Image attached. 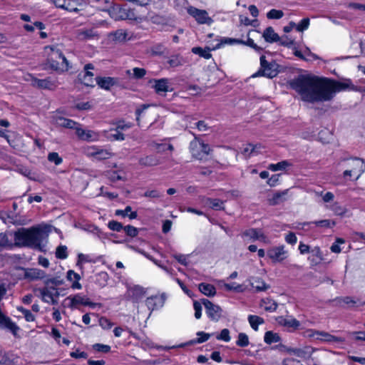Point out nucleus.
<instances>
[{
    "label": "nucleus",
    "instance_id": "obj_15",
    "mask_svg": "<svg viewBox=\"0 0 365 365\" xmlns=\"http://www.w3.org/2000/svg\"><path fill=\"white\" fill-rule=\"evenodd\" d=\"M88 154L98 160L108 159L111 156V153L108 150L96 147L89 148L88 150Z\"/></svg>",
    "mask_w": 365,
    "mask_h": 365
},
{
    "label": "nucleus",
    "instance_id": "obj_47",
    "mask_svg": "<svg viewBox=\"0 0 365 365\" xmlns=\"http://www.w3.org/2000/svg\"><path fill=\"white\" fill-rule=\"evenodd\" d=\"M335 301L337 302L338 304L344 303L348 304L350 307H354L356 304V301H355L350 297L336 298Z\"/></svg>",
    "mask_w": 365,
    "mask_h": 365
},
{
    "label": "nucleus",
    "instance_id": "obj_16",
    "mask_svg": "<svg viewBox=\"0 0 365 365\" xmlns=\"http://www.w3.org/2000/svg\"><path fill=\"white\" fill-rule=\"evenodd\" d=\"M139 164L144 167L157 166L161 163L160 158L155 154L142 157L138 160Z\"/></svg>",
    "mask_w": 365,
    "mask_h": 365
},
{
    "label": "nucleus",
    "instance_id": "obj_64",
    "mask_svg": "<svg viewBox=\"0 0 365 365\" xmlns=\"http://www.w3.org/2000/svg\"><path fill=\"white\" fill-rule=\"evenodd\" d=\"M173 257L181 264L186 266L187 264V256L182 254L173 255Z\"/></svg>",
    "mask_w": 365,
    "mask_h": 365
},
{
    "label": "nucleus",
    "instance_id": "obj_57",
    "mask_svg": "<svg viewBox=\"0 0 365 365\" xmlns=\"http://www.w3.org/2000/svg\"><path fill=\"white\" fill-rule=\"evenodd\" d=\"M241 44L250 46V47L252 48L253 49H255L257 52H260V51H262V48L261 47L258 46L254 42V41L252 38H248L247 41H243L242 40V42L241 43Z\"/></svg>",
    "mask_w": 365,
    "mask_h": 365
},
{
    "label": "nucleus",
    "instance_id": "obj_42",
    "mask_svg": "<svg viewBox=\"0 0 365 365\" xmlns=\"http://www.w3.org/2000/svg\"><path fill=\"white\" fill-rule=\"evenodd\" d=\"M284 13L282 10L272 9L267 14V17L269 19H279L282 18Z\"/></svg>",
    "mask_w": 365,
    "mask_h": 365
},
{
    "label": "nucleus",
    "instance_id": "obj_30",
    "mask_svg": "<svg viewBox=\"0 0 365 365\" xmlns=\"http://www.w3.org/2000/svg\"><path fill=\"white\" fill-rule=\"evenodd\" d=\"M211 48L210 47H205L202 48L201 47H193L192 52L195 54L200 56L205 59H209L212 57L210 53Z\"/></svg>",
    "mask_w": 365,
    "mask_h": 365
},
{
    "label": "nucleus",
    "instance_id": "obj_28",
    "mask_svg": "<svg viewBox=\"0 0 365 365\" xmlns=\"http://www.w3.org/2000/svg\"><path fill=\"white\" fill-rule=\"evenodd\" d=\"M76 133L81 140H92L95 135V133L91 130H86L79 128H76Z\"/></svg>",
    "mask_w": 365,
    "mask_h": 365
},
{
    "label": "nucleus",
    "instance_id": "obj_27",
    "mask_svg": "<svg viewBox=\"0 0 365 365\" xmlns=\"http://www.w3.org/2000/svg\"><path fill=\"white\" fill-rule=\"evenodd\" d=\"M195 139L190 143V150L194 157L196 158H201L200 148H201V142L197 140V136L192 133Z\"/></svg>",
    "mask_w": 365,
    "mask_h": 365
},
{
    "label": "nucleus",
    "instance_id": "obj_45",
    "mask_svg": "<svg viewBox=\"0 0 365 365\" xmlns=\"http://www.w3.org/2000/svg\"><path fill=\"white\" fill-rule=\"evenodd\" d=\"M225 288L227 291H235L236 292H242L245 289L242 284H236V283L225 284Z\"/></svg>",
    "mask_w": 365,
    "mask_h": 365
},
{
    "label": "nucleus",
    "instance_id": "obj_58",
    "mask_svg": "<svg viewBox=\"0 0 365 365\" xmlns=\"http://www.w3.org/2000/svg\"><path fill=\"white\" fill-rule=\"evenodd\" d=\"M99 325L104 329H109L113 327V323L105 317L99 319Z\"/></svg>",
    "mask_w": 365,
    "mask_h": 365
},
{
    "label": "nucleus",
    "instance_id": "obj_39",
    "mask_svg": "<svg viewBox=\"0 0 365 365\" xmlns=\"http://www.w3.org/2000/svg\"><path fill=\"white\" fill-rule=\"evenodd\" d=\"M262 303L264 304V310L268 312H274L277 308V304L275 301L270 299H265L262 300Z\"/></svg>",
    "mask_w": 365,
    "mask_h": 365
},
{
    "label": "nucleus",
    "instance_id": "obj_26",
    "mask_svg": "<svg viewBox=\"0 0 365 365\" xmlns=\"http://www.w3.org/2000/svg\"><path fill=\"white\" fill-rule=\"evenodd\" d=\"M289 190H284L275 192L272 197L269 200L271 205H278L285 200V196L287 195Z\"/></svg>",
    "mask_w": 365,
    "mask_h": 365
},
{
    "label": "nucleus",
    "instance_id": "obj_10",
    "mask_svg": "<svg viewBox=\"0 0 365 365\" xmlns=\"http://www.w3.org/2000/svg\"><path fill=\"white\" fill-rule=\"evenodd\" d=\"M32 84L38 88L48 90H53L58 86L57 81L51 77H48L44 79L34 78L32 80Z\"/></svg>",
    "mask_w": 365,
    "mask_h": 365
},
{
    "label": "nucleus",
    "instance_id": "obj_37",
    "mask_svg": "<svg viewBox=\"0 0 365 365\" xmlns=\"http://www.w3.org/2000/svg\"><path fill=\"white\" fill-rule=\"evenodd\" d=\"M206 203L210 206V207L215 210H220L224 209L223 201L219 199L207 198Z\"/></svg>",
    "mask_w": 365,
    "mask_h": 365
},
{
    "label": "nucleus",
    "instance_id": "obj_53",
    "mask_svg": "<svg viewBox=\"0 0 365 365\" xmlns=\"http://www.w3.org/2000/svg\"><path fill=\"white\" fill-rule=\"evenodd\" d=\"M93 349L98 352L108 353L110 350V346L102 344H95L93 345Z\"/></svg>",
    "mask_w": 365,
    "mask_h": 365
},
{
    "label": "nucleus",
    "instance_id": "obj_38",
    "mask_svg": "<svg viewBox=\"0 0 365 365\" xmlns=\"http://www.w3.org/2000/svg\"><path fill=\"white\" fill-rule=\"evenodd\" d=\"M168 63L171 67H177L182 66L185 63V61L182 56L175 55L172 56L168 60Z\"/></svg>",
    "mask_w": 365,
    "mask_h": 365
},
{
    "label": "nucleus",
    "instance_id": "obj_60",
    "mask_svg": "<svg viewBox=\"0 0 365 365\" xmlns=\"http://www.w3.org/2000/svg\"><path fill=\"white\" fill-rule=\"evenodd\" d=\"M133 77L136 79L143 78L146 74V70L141 68H134L133 69Z\"/></svg>",
    "mask_w": 365,
    "mask_h": 365
},
{
    "label": "nucleus",
    "instance_id": "obj_9",
    "mask_svg": "<svg viewBox=\"0 0 365 365\" xmlns=\"http://www.w3.org/2000/svg\"><path fill=\"white\" fill-rule=\"evenodd\" d=\"M312 336L316 339L329 343L339 344L344 341V338L331 335V334L323 331H314Z\"/></svg>",
    "mask_w": 365,
    "mask_h": 365
},
{
    "label": "nucleus",
    "instance_id": "obj_24",
    "mask_svg": "<svg viewBox=\"0 0 365 365\" xmlns=\"http://www.w3.org/2000/svg\"><path fill=\"white\" fill-rule=\"evenodd\" d=\"M66 277L68 281L73 282L71 284L72 289H81L82 288L81 284L78 282L81 277L78 273H76L73 270H68Z\"/></svg>",
    "mask_w": 365,
    "mask_h": 365
},
{
    "label": "nucleus",
    "instance_id": "obj_35",
    "mask_svg": "<svg viewBox=\"0 0 365 365\" xmlns=\"http://www.w3.org/2000/svg\"><path fill=\"white\" fill-rule=\"evenodd\" d=\"M248 322L251 327L255 331L258 329V326L259 324H262L264 322L262 317L257 315H249Z\"/></svg>",
    "mask_w": 365,
    "mask_h": 365
},
{
    "label": "nucleus",
    "instance_id": "obj_7",
    "mask_svg": "<svg viewBox=\"0 0 365 365\" xmlns=\"http://www.w3.org/2000/svg\"><path fill=\"white\" fill-rule=\"evenodd\" d=\"M347 159L344 158L341 161H346ZM346 167L351 169L354 175H356V180H358L365 170V163L362 159L359 158L348 160Z\"/></svg>",
    "mask_w": 365,
    "mask_h": 365
},
{
    "label": "nucleus",
    "instance_id": "obj_33",
    "mask_svg": "<svg viewBox=\"0 0 365 365\" xmlns=\"http://www.w3.org/2000/svg\"><path fill=\"white\" fill-rule=\"evenodd\" d=\"M109 276L107 272H101L96 276V283L101 287H104L107 285Z\"/></svg>",
    "mask_w": 365,
    "mask_h": 365
},
{
    "label": "nucleus",
    "instance_id": "obj_63",
    "mask_svg": "<svg viewBox=\"0 0 365 365\" xmlns=\"http://www.w3.org/2000/svg\"><path fill=\"white\" fill-rule=\"evenodd\" d=\"M61 59H62V63L61 64V73H64L67 71H68V69L71 68V66H69V62L67 60V58L64 56V55L63 54V56H61L60 58Z\"/></svg>",
    "mask_w": 365,
    "mask_h": 365
},
{
    "label": "nucleus",
    "instance_id": "obj_21",
    "mask_svg": "<svg viewBox=\"0 0 365 365\" xmlns=\"http://www.w3.org/2000/svg\"><path fill=\"white\" fill-rule=\"evenodd\" d=\"M278 323L287 328H292L294 329H297L300 326V323L298 320L294 318H284L283 317H280L277 319Z\"/></svg>",
    "mask_w": 365,
    "mask_h": 365
},
{
    "label": "nucleus",
    "instance_id": "obj_12",
    "mask_svg": "<svg viewBox=\"0 0 365 365\" xmlns=\"http://www.w3.org/2000/svg\"><path fill=\"white\" fill-rule=\"evenodd\" d=\"M267 256L274 262H279L287 258V252L284 246L274 247L267 250Z\"/></svg>",
    "mask_w": 365,
    "mask_h": 365
},
{
    "label": "nucleus",
    "instance_id": "obj_49",
    "mask_svg": "<svg viewBox=\"0 0 365 365\" xmlns=\"http://www.w3.org/2000/svg\"><path fill=\"white\" fill-rule=\"evenodd\" d=\"M48 160L50 162L54 163L56 165H60L63 161L62 158L58 155V154L55 152L48 153Z\"/></svg>",
    "mask_w": 365,
    "mask_h": 365
},
{
    "label": "nucleus",
    "instance_id": "obj_50",
    "mask_svg": "<svg viewBox=\"0 0 365 365\" xmlns=\"http://www.w3.org/2000/svg\"><path fill=\"white\" fill-rule=\"evenodd\" d=\"M108 227L110 230H111L113 231H116V232L121 231L122 230H123V227H124L123 226L122 223L115 221V220L110 221L108 222Z\"/></svg>",
    "mask_w": 365,
    "mask_h": 365
},
{
    "label": "nucleus",
    "instance_id": "obj_5",
    "mask_svg": "<svg viewBox=\"0 0 365 365\" xmlns=\"http://www.w3.org/2000/svg\"><path fill=\"white\" fill-rule=\"evenodd\" d=\"M48 48L51 50V53L48 54V57L46 60V68L52 69L58 73H61L60 70L61 65L58 63L56 59L61 58V56H63V53L60 49L55 46H49Z\"/></svg>",
    "mask_w": 365,
    "mask_h": 365
},
{
    "label": "nucleus",
    "instance_id": "obj_3",
    "mask_svg": "<svg viewBox=\"0 0 365 365\" xmlns=\"http://www.w3.org/2000/svg\"><path fill=\"white\" fill-rule=\"evenodd\" d=\"M278 64L274 62H268L264 55L260 56V69L252 75V77L265 76L269 78L278 74Z\"/></svg>",
    "mask_w": 365,
    "mask_h": 365
},
{
    "label": "nucleus",
    "instance_id": "obj_48",
    "mask_svg": "<svg viewBox=\"0 0 365 365\" xmlns=\"http://www.w3.org/2000/svg\"><path fill=\"white\" fill-rule=\"evenodd\" d=\"M123 230L128 236L131 237H134L138 234V230L132 225L125 226Z\"/></svg>",
    "mask_w": 365,
    "mask_h": 365
},
{
    "label": "nucleus",
    "instance_id": "obj_6",
    "mask_svg": "<svg viewBox=\"0 0 365 365\" xmlns=\"http://www.w3.org/2000/svg\"><path fill=\"white\" fill-rule=\"evenodd\" d=\"M202 303L204 305L206 314L208 317L215 322H217L222 317V309L217 304H215L207 299H202Z\"/></svg>",
    "mask_w": 365,
    "mask_h": 365
},
{
    "label": "nucleus",
    "instance_id": "obj_4",
    "mask_svg": "<svg viewBox=\"0 0 365 365\" xmlns=\"http://www.w3.org/2000/svg\"><path fill=\"white\" fill-rule=\"evenodd\" d=\"M40 297L46 303L56 305L58 304L59 292L58 289L54 287H45L38 289Z\"/></svg>",
    "mask_w": 365,
    "mask_h": 365
},
{
    "label": "nucleus",
    "instance_id": "obj_54",
    "mask_svg": "<svg viewBox=\"0 0 365 365\" xmlns=\"http://www.w3.org/2000/svg\"><path fill=\"white\" fill-rule=\"evenodd\" d=\"M257 145L248 144L242 151V153L246 157H250L252 154L255 153Z\"/></svg>",
    "mask_w": 365,
    "mask_h": 365
},
{
    "label": "nucleus",
    "instance_id": "obj_2",
    "mask_svg": "<svg viewBox=\"0 0 365 365\" xmlns=\"http://www.w3.org/2000/svg\"><path fill=\"white\" fill-rule=\"evenodd\" d=\"M43 231L38 227L21 228L14 233L15 243L19 246L29 247L42 250Z\"/></svg>",
    "mask_w": 365,
    "mask_h": 365
},
{
    "label": "nucleus",
    "instance_id": "obj_34",
    "mask_svg": "<svg viewBox=\"0 0 365 365\" xmlns=\"http://www.w3.org/2000/svg\"><path fill=\"white\" fill-rule=\"evenodd\" d=\"M264 340L267 344H271L272 343L279 342L281 338L278 334L268 331L264 334Z\"/></svg>",
    "mask_w": 365,
    "mask_h": 365
},
{
    "label": "nucleus",
    "instance_id": "obj_59",
    "mask_svg": "<svg viewBox=\"0 0 365 365\" xmlns=\"http://www.w3.org/2000/svg\"><path fill=\"white\" fill-rule=\"evenodd\" d=\"M202 302L195 301L193 303V308L195 309V317L196 319H200L202 316Z\"/></svg>",
    "mask_w": 365,
    "mask_h": 365
},
{
    "label": "nucleus",
    "instance_id": "obj_13",
    "mask_svg": "<svg viewBox=\"0 0 365 365\" xmlns=\"http://www.w3.org/2000/svg\"><path fill=\"white\" fill-rule=\"evenodd\" d=\"M94 69L92 63H87L84 66V73L78 75L79 79L86 86H94L93 85V73L90 71Z\"/></svg>",
    "mask_w": 365,
    "mask_h": 365
},
{
    "label": "nucleus",
    "instance_id": "obj_32",
    "mask_svg": "<svg viewBox=\"0 0 365 365\" xmlns=\"http://www.w3.org/2000/svg\"><path fill=\"white\" fill-rule=\"evenodd\" d=\"M113 38L115 41L122 42L125 41L127 38H130L129 33L125 29H118L112 34Z\"/></svg>",
    "mask_w": 365,
    "mask_h": 365
},
{
    "label": "nucleus",
    "instance_id": "obj_31",
    "mask_svg": "<svg viewBox=\"0 0 365 365\" xmlns=\"http://www.w3.org/2000/svg\"><path fill=\"white\" fill-rule=\"evenodd\" d=\"M96 36V34L93 29L78 30L77 34V38L81 41L93 38Z\"/></svg>",
    "mask_w": 365,
    "mask_h": 365
},
{
    "label": "nucleus",
    "instance_id": "obj_19",
    "mask_svg": "<svg viewBox=\"0 0 365 365\" xmlns=\"http://www.w3.org/2000/svg\"><path fill=\"white\" fill-rule=\"evenodd\" d=\"M96 81L99 87L105 90H110L116 83L115 79L111 77H96Z\"/></svg>",
    "mask_w": 365,
    "mask_h": 365
},
{
    "label": "nucleus",
    "instance_id": "obj_25",
    "mask_svg": "<svg viewBox=\"0 0 365 365\" xmlns=\"http://www.w3.org/2000/svg\"><path fill=\"white\" fill-rule=\"evenodd\" d=\"M56 123L61 127L75 129L79 125L76 122L73 120L66 118L63 117H56Z\"/></svg>",
    "mask_w": 365,
    "mask_h": 365
},
{
    "label": "nucleus",
    "instance_id": "obj_46",
    "mask_svg": "<svg viewBox=\"0 0 365 365\" xmlns=\"http://www.w3.org/2000/svg\"><path fill=\"white\" fill-rule=\"evenodd\" d=\"M349 337L355 341H365V331L349 332Z\"/></svg>",
    "mask_w": 365,
    "mask_h": 365
},
{
    "label": "nucleus",
    "instance_id": "obj_51",
    "mask_svg": "<svg viewBox=\"0 0 365 365\" xmlns=\"http://www.w3.org/2000/svg\"><path fill=\"white\" fill-rule=\"evenodd\" d=\"M344 242L345 241L344 239L336 238V242L333 243L330 247L331 251L334 253H339L341 251L339 244H344Z\"/></svg>",
    "mask_w": 365,
    "mask_h": 365
},
{
    "label": "nucleus",
    "instance_id": "obj_23",
    "mask_svg": "<svg viewBox=\"0 0 365 365\" xmlns=\"http://www.w3.org/2000/svg\"><path fill=\"white\" fill-rule=\"evenodd\" d=\"M154 88L157 93H161L162 92H168L170 91L169 89V80L168 78H160L155 80Z\"/></svg>",
    "mask_w": 365,
    "mask_h": 365
},
{
    "label": "nucleus",
    "instance_id": "obj_22",
    "mask_svg": "<svg viewBox=\"0 0 365 365\" xmlns=\"http://www.w3.org/2000/svg\"><path fill=\"white\" fill-rule=\"evenodd\" d=\"M262 36L264 38V40L268 43L277 42L280 39L279 35L274 32L272 26L267 27L264 31Z\"/></svg>",
    "mask_w": 365,
    "mask_h": 365
},
{
    "label": "nucleus",
    "instance_id": "obj_40",
    "mask_svg": "<svg viewBox=\"0 0 365 365\" xmlns=\"http://www.w3.org/2000/svg\"><path fill=\"white\" fill-rule=\"evenodd\" d=\"M249 338L245 333H240L238 334V339L236 341V344L240 347H245L249 345Z\"/></svg>",
    "mask_w": 365,
    "mask_h": 365
},
{
    "label": "nucleus",
    "instance_id": "obj_52",
    "mask_svg": "<svg viewBox=\"0 0 365 365\" xmlns=\"http://www.w3.org/2000/svg\"><path fill=\"white\" fill-rule=\"evenodd\" d=\"M309 25V18H304L301 20V21L296 25L297 30L298 31H303L308 29Z\"/></svg>",
    "mask_w": 365,
    "mask_h": 365
},
{
    "label": "nucleus",
    "instance_id": "obj_17",
    "mask_svg": "<svg viewBox=\"0 0 365 365\" xmlns=\"http://www.w3.org/2000/svg\"><path fill=\"white\" fill-rule=\"evenodd\" d=\"M242 235L247 237L252 240H260L264 242H266L267 239L261 230L255 228L246 230L243 232Z\"/></svg>",
    "mask_w": 365,
    "mask_h": 365
},
{
    "label": "nucleus",
    "instance_id": "obj_20",
    "mask_svg": "<svg viewBox=\"0 0 365 365\" xmlns=\"http://www.w3.org/2000/svg\"><path fill=\"white\" fill-rule=\"evenodd\" d=\"M250 285L258 292H264L270 287L269 284H267L265 282L259 277H252L250 279Z\"/></svg>",
    "mask_w": 365,
    "mask_h": 365
},
{
    "label": "nucleus",
    "instance_id": "obj_36",
    "mask_svg": "<svg viewBox=\"0 0 365 365\" xmlns=\"http://www.w3.org/2000/svg\"><path fill=\"white\" fill-rule=\"evenodd\" d=\"M290 165L291 163H289L287 160H282L276 164H269L268 166V169L273 172H275L277 170H284Z\"/></svg>",
    "mask_w": 365,
    "mask_h": 365
},
{
    "label": "nucleus",
    "instance_id": "obj_1",
    "mask_svg": "<svg viewBox=\"0 0 365 365\" xmlns=\"http://www.w3.org/2000/svg\"><path fill=\"white\" fill-rule=\"evenodd\" d=\"M290 88L294 90L303 101L308 103L325 102L331 101L336 93L351 90L364 95V86H356L350 79L337 81L327 78H320L312 75H299L289 81Z\"/></svg>",
    "mask_w": 365,
    "mask_h": 365
},
{
    "label": "nucleus",
    "instance_id": "obj_43",
    "mask_svg": "<svg viewBox=\"0 0 365 365\" xmlns=\"http://www.w3.org/2000/svg\"><path fill=\"white\" fill-rule=\"evenodd\" d=\"M56 257L58 259H64L68 257L67 247L65 245H60L56 248Z\"/></svg>",
    "mask_w": 365,
    "mask_h": 365
},
{
    "label": "nucleus",
    "instance_id": "obj_14",
    "mask_svg": "<svg viewBox=\"0 0 365 365\" xmlns=\"http://www.w3.org/2000/svg\"><path fill=\"white\" fill-rule=\"evenodd\" d=\"M165 301V296L163 294L161 296H151L148 297L145 301V304L148 309L154 310L162 307L164 305Z\"/></svg>",
    "mask_w": 365,
    "mask_h": 365
},
{
    "label": "nucleus",
    "instance_id": "obj_18",
    "mask_svg": "<svg viewBox=\"0 0 365 365\" xmlns=\"http://www.w3.org/2000/svg\"><path fill=\"white\" fill-rule=\"evenodd\" d=\"M88 298L86 296L77 294L68 297L66 300L70 301L69 307L71 308H77L79 305L86 306V304H88Z\"/></svg>",
    "mask_w": 365,
    "mask_h": 365
},
{
    "label": "nucleus",
    "instance_id": "obj_29",
    "mask_svg": "<svg viewBox=\"0 0 365 365\" xmlns=\"http://www.w3.org/2000/svg\"><path fill=\"white\" fill-rule=\"evenodd\" d=\"M199 290L206 296L212 297L216 293L215 288L213 285L206 283H200L199 284Z\"/></svg>",
    "mask_w": 365,
    "mask_h": 365
},
{
    "label": "nucleus",
    "instance_id": "obj_56",
    "mask_svg": "<svg viewBox=\"0 0 365 365\" xmlns=\"http://www.w3.org/2000/svg\"><path fill=\"white\" fill-rule=\"evenodd\" d=\"M312 257H316L317 260L316 264L319 263L323 259L322 252L319 247H314L312 250Z\"/></svg>",
    "mask_w": 365,
    "mask_h": 365
},
{
    "label": "nucleus",
    "instance_id": "obj_11",
    "mask_svg": "<svg viewBox=\"0 0 365 365\" xmlns=\"http://www.w3.org/2000/svg\"><path fill=\"white\" fill-rule=\"evenodd\" d=\"M83 0H58L54 1L56 7L63 9L68 11L77 12L78 6L81 4Z\"/></svg>",
    "mask_w": 365,
    "mask_h": 365
},
{
    "label": "nucleus",
    "instance_id": "obj_41",
    "mask_svg": "<svg viewBox=\"0 0 365 365\" xmlns=\"http://www.w3.org/2000/svg\"><path fill=\"white\" fill-rule=\"evenodd\" d=\"M197 335L199 336L200 337L197 338V339L190 341L188 343L189 344H192L195 343H197V344L203 343V342L207 341L210 336V334H207L203 331H198L197 333Z\"/></svg>",
    "mask_w": 365,
    "mask_h": 365
},
{
    "label": "nucleus",
    "instance_id": "obj_8",
    "mask_svg": "<svg viewBox=\"0 0 365 365\" xmlns=\"http://www.w3.org/2000/svg\"><path fill=\"white\" fill-rule=\"evenodd\" d=\"M188 13L192 16H193L199 24H206L210 25L213 21L212 19L208 16V14L205 10L190 7L188 9Z\"/></svg>",
    "mask_w": 365,
    "mask_h": 365
},
{
    "label": "nucleus",
    "instance_id": "obj_62",
    "mask_svg": "<svg viewBox=\"0 0 365 365\" xmlns=\"http://www.w3.org/2000/svg\"><path fill=\"white\" fill-rule=\"evenodd\" d=\"M132 125H133L130 123H125L123 120H120L116 123V129L119 130H124L129 129Z\"/></svg>",
    "mask_w": 365,
    "mask_h": 365
},
{
    "label": "nucleus",
    "instance_id": "obj_44",
    "mask_svg": "<svg viewBox=\"0 0 365 365\" xmlns=\"http://www.w3.org/2000/svg\"><path fill=\"white\" fill-rule=\"evenodd\" d=\"M18 311L21 312L26 322H34L35 320L34 315L31 312L30 310L24 308L23 307H18Z\"/></svg>",
    "mask_w": 365,
    "mask_h": 365
},
{
    "label": "nucleus",
    "instance_id": "obj_61",
    "mask_svg": "<svg viewBox=\"0 0 365 365\" xmlns=\"http://www.w3.org/2000/svg\"><path fill=\"white\" fill-rule=\"evenodd\" d=\"M312 223L315 224L318 227H331V225H335V222H331L329 220H322L318 221H314Z\"/></svg>",
    "mask_w": 365,
    "mask_h": 365
},
{
    "label": "nucleus",
    "instance_id": "obj_55",
    "mask_svg": "<svg viewBox=\"0 0 365 365\" xmlns=\"http://www.w3.org/2000/svg\"><path fill=\"white\" fill-rule=\"evenodd\" d=\"M218 340H222L224 341L228 342L230 341L231 338L230 336V331L227 329H223L220 334L217 336Z\"/></svg>",
    "mask_w": 365,
    "mask_h": 365
}]
</instances>
